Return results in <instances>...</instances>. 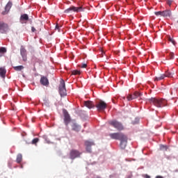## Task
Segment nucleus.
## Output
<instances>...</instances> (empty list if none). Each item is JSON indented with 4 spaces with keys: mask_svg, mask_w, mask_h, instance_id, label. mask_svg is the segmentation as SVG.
<instances>
[{
    "mask_svg": "<svg viewBox=\"0 0 178 178\" xmlns=\"http://www.w3.org/2000/svg\"><path fill=\"white\" fill-rule=\"evenodd\" d=\"M111 138L113 140H120V147L121 149H125L127 146V136L124 135V134L120 133H113L109 134Z\"/></svg>",
    "mask_w": 178,
    "mask_h": 178,
    "instance_id": "nucleus-1",
    "label": "nucleus"
},
{
    "mask_svg": "<svg viewBox=\"0 0 178 178\" xmlns=\"http://www.w3.org/2000/svg\"><path fill=\"white\" fill-rule=\"evenodd\" d=\"M149 101L150 104H153L157 108H163V106H166V104H168V101L162 99L152 98Z\"/></svg>",
    "mask_w": 178,
    "mask_h": 178,
    "instance_id": "nucleus-2",
    "label": "nucleus"
},
{
    "mask_svg": "<svg viewBox=\"0 0 178 178\" xmlns=\"http://www.w3.org/2000/svg\"><path fill=\"white\" fill-rule=\"evenodd\" d=\"M58 90L60 97H66V95H67V92L66 91V86L63 79H62L60 82Z\"/></svg>",
    "mask_w": 178,
    "mask_h": 178,
    "instance_id": "nucleus-3",
    "label": "nucleus"
},
{
    "mask_svg": "<svg viewBox=\"0 0 178 178\" xmlns=\"http://www.w3.org/2000/svg\"><path fill=\"white\" fill-rule=\"evenodd\" d=\"M108 124L111 126H113L115 129H117L118 131H122V130H124L123 124H122L121 122H118L116 120H112L108 122Z\"/></svg>",
    "mask_w": 178,
    "mask_h": 178,
    "instance_id": "nucleus-4",
    "label": "nucleus"
},
{
    "mask_svg": "<svg viewBox=\"0 0 178 178\" xmlns=\"http://www.w3.org/2000/svg\"><path fill=\"white\" fill-rule=\"evenodd\" d=\"M71 12H75L76 13H79V12H84V8H83V6L75 7L72 6L65 10V13H70Z\"/></svg>",
    "mask_w": 178,
    "mask_h": 178,
    "instance_id": "nucleus-5",
    "label": "nucleus"
},
{
    "mask_svg": "<svg viewBox=\"0 0 178 178\" xmlns=\"http://www.w3.org/2000/svg\"><path fill=\"white\" fill-rule=\"evenodd\" d=\"M154 15H156V16H162L163 17H171L172 11H170V10H165L164 11H158L155 12Z\"/></svg>",
    "mask_w": 178,
    "mask_h": 178,
    "instance_id": "nucleus-6",
    "label": "nucleus"
},
{
    "mask_svg": "<svg viewBox=\"0 0 178 178\" xmlns=\"http://www.w3.org/2000/svg\"><path fill=\"white\" fill-rule=\"evenodd\" d=\"M108 106V104L105 103V102L100 100L99 102L96 104V108L99 112H103V111H105Z\"/></svg>",
    "mask_w": 178,
    "mask_h": 178,
    "instance_id": "nucleus-7",
    "label": "nucleus"
},
{
    "mask_svg": "<svg viewBox=\"0 0 178 178\" xmlns=\"http://www.w3.org/2000/svg\"><path fill=\"white\" fill-rule=\"evenodd\" d=\"M81 152H80L79 150L77 149H71L70 152V159H76V158H80V156H81Z\"/></svg>",
    "mask_w": 178,
    "mask_h": 178,
    "instance_id": "nucleus-8",
    "label": "nucleus"
},
{
    "mask_svg": "<svg viewBox=\"0 0 178 178\" xmlns=\"http://www.w3.org/2000/svg\"><path fill=\"white\" fill-rule=\"evenodd\" d=\"M9 30V25L8 24L0 22V33L1 34H6Z\"/></svg>",
    "mask_w": 178,
    "mask_h": 178,
    "instance_id": "nucleus-9",
    "label": "nucleus"
},
{
    "mask_svg": "<svg viewBox=\"0 0 178 178\" xmlns=\"http://www.w3.org/2000/svg\"><path fill=\"white\" fill-rule=\"evenodd\" d=\"M143 97V93L140 92H135L133 95H129L127 97L128 101H133V99H136V98H141Z\"/></svg>",
    "mask_w": 178,
    "mask_h": 178,
    "instance_id": "nucleus-10",
    "label": "nucleus"
},
{
    "mask_svg": "<svg viewBox=\"0 0 178 178\" xmlns=\"http://www.w3.org/2000/svg\"><path fill=\"white\" fill-rule=\"evenodd\" d=\"M20 55L24 62H26L27 60V50L24 48V46L20 47Z\"/></svg>",
    "mask_w": 178,
    "mask_h": 178,
    "instance_id": "nucleus-11",
    "label": "nucleus"
},
{
    "mask_svg": "<svg viewBox=\"0 0 178 178\" xmlns=\"http://www.w3.org/2000/svg\"><path fill=\"white\" fill-rule=\"evenodd\" d=\"M85 145L86 147L87 152H91V147H92V145H95V144L94 142L86 140L85 141Z\"/></svg>",
    "mask_w": 178,
    "mask_h": 178,
    "instance_id": "nucleus-12",
    "label": "nucleus"
},
{
    "mask_svg": "<svg viewBox=\"0 0 178 178\" xmlns=\"http://www.w3.org/2000/svg\"><path fill=\"white\" fill-rule=\"evenodd\" d=\"M64 122L67 126L70 123V115L67 111L64 112Z\"/></svg>",
    "mask_w": 178,
    "mask_h": 178,
    "instance_id": "nucleus-13",
    "label": "nucleus"
},
{
    "mask_svg": "<svg viewBox=\"0 0 178 178\" xmlns=\"http://www.w3.org/2000/svg\"><path fill=\"white\" fill-rule=\"evenodd\" d=\"M84 106L88 108V109H92V108L95 107L94 103L90 100L84 102Z\"/></svg>",
    "mask_w": 178,
    "mask_h": 178,
    "instance_id": "nucleus-14",
    "label": "nucleus"
},
{
    "mask_svg": "<svg viewBox=\"0 0 178 178\" xmlns=\"http://www.w3.org/2000/svg\"><path fill=\"white\" fill-rule=\"evenodd\" d=\"M40 84H42V86H49V81L48 80V78L46 76H42L40 78Z\"/></svg>",
    "mask_w": 178,
    "mask_h": 178,
    "instance_id": "nucleus-15",
    "label": "nucleus"
},
{
    "mask_svg": "<svg viewBox=\"0 0 178 178\" xmlns=\"http://www.w3.org/2000/svg\"><path fill=\"white\" fill-rule=\"evenodd\" d=\"M10 8H12V2L10 1L6 4L5 11L3 12V15H6V13L10 10Z\"/></svg>",
    "mask_w": 178,
    "mask_h": 178,
    "instance_id": "nucleus-16",
    "label": "nucleus"
},
{
    "mask_svg": "<svg viewBox=\"0 0 178 178\" xmlns=\"http://www.w3.org/2000/svg\"><path fill=\"white\" fill-rule=\"evenodd\" d=\"M72 129L74 131H80L81 127L76 123L72 124Z\"/></svg>",
    "mask_w": 178,
    "mask_h": 178,
    "instance_id": "nucleus-17",
    "label": "nucleus"
},
{
    "mask_svg": "<svg viewBox=\"0 0 178 178\" xmlns=\"http://www.w3.org/2000/svg\"><path fill=\"white\" fill-rule=\"evenodd\" d=\"M29 21V15L27 14L22 15L20 17L21 23H24V22Z\"/></svg>",
    "mask_w": 178,
    "mask_h": 178,
    "instance_id": "nucleus-18",
    "label": "nucleus"
},
{
    "mask_svg": "<svg viewBox=\"0 0 178 178\" xmlns=\"http://www.w3.org/2000/svg\"><path fill=\"white\" fill-rule=\"evenodd\" d=\"M0 76L2 79H5V76H6V69L5 67H0Z\"/></svg>",
    "mask_w": 178,
    "mask_h": 178,
    "instance_id": "nucleus-19",
    "label": "nucleus"
},
{
    "mask_svg": "<svg viewBox=\"0 0 178 178\" xmlns=\"http://www.w3.org/2000/svg\"><path fill=\"white\" fill-rule=\"evenodd\" d=\"M22 161H23V155H22V154H18L16 159L17 163H21Z\"/></svg>",
    "mask_w": 178,
    "mask_h": 178,
    "instance_id": "nucleus-20",
    "label": "nucleus"
},
{
    "mask_svg": "<svg viewBox=\"0 0 178 178\" xmlns=\"http://www.w3.org/2000/svg\"><path fill=\"white\" fill-rule=\"evenodd\" d=\"M13 69L16 72H21V70H23V69H24V67L23 65H19V66L13 67Z\"/></svg>",
    "mask_w": 178,
    "mask_h": 178,
    "instance_id": "nucleus-21",
    "label": "nucleus"
},
{
    "mask_svg": "<svg viewBox=\"0 0 178 178\" xmlns=\"http://www.w3.org/2000/svg\"><path fill=\"white\" fill-rule=\"evenodd\" d=\"M165 79V74H161L160 76H156L154 79V81H159L161 80H163Z\"/></svg>",
    "mask_w": 178,
    "mask_h": 178,
    "instance_id": "nucleus-22",
    "label": "nucleus"
},
{
    "mask_svg": "<svg viewBox=\"0 0 178 178\" xmlns=\"http://www.w3.org/2000/svg\"><path fill=\"white\" fill-rule=\"evenodd\" d=\"M168 40L170 42H172L173 45H176V41H175V39H173V38H170V36H168Z\"/></svg>",
    "mask_w": 178,
    "mask_h": 178,
    "instance_id": "nucleus-23",
    "label": "nucleus"
},
{
    "mask_svg": "<svg viewBox=\"0 0 178 178\" xmlns=\"http://www.w3.org/2000/svg\"><path fill=\"white\" fill-rule=\"evenodd\" d=\"M160 149H161V151H166L168 149V146L161 145L160 146Z\"/></svg>",
    "mask_w": 178,
    "mask_h": 178,
    "instance_id": "nucleus-24",
    "label": "nucleus"
},
{
    "mask_svg": "<svg viewBox=\"0 0 178 178\" xmlns=\"http://www.w3.org/2000/svg\"><path fill=\"white\" fill-rule=\"evenodd\" d=\"M165 77H173V74L169 72H165Z\"/></svg>",
    "mask_w": 178,
    "mask_h": 178,
    "instance_id": "nucleus-25",
    "label": "nucleus"
},
{
    "mask_svg": "<svg viewBox=\"0 0 178 178\" xmlns=\"http://www.w3.org/2000/svg\"><path fill=\"white\" fill-rule=\"evenodd\" d=\"M0 52L1 54H6L7 50H6V47H1L0 48Z\"/></svg>",
    "mask_w": 178,
    "mask_h": 178,
    "instance_id": "nucleus-26",
    "label": "nucleus"
},
{
    "mask_svg": "<svg viewBox=\"0 0 178 178\" xmlns=\"http://www.w3.org/2000/svg\"><path fill=\"white\" fill-rule=\"evenodd\" d=\"M72 74H74V76L77 75V74H80V71L79 70H74L72 72Z\"/></svg>",
    "mask_w": 178,
    "mask_h": 178,
    "instance_id": "nucleus-27",
    "label": "nucleus"
},
{
    "mask_svg": "<svg viewBox=\"0 0 178 178\" xmlns=\"http://www.w3.org/2000/svg\"><path fill=\"white\" fill-rule=\"evenodd\" d=\"M38 141H40V139L38 138H34V139L32 140V144H36L37 143H38Z\"/></svg>",
    "mask_w": 178,
    "mask_h": 178,
    "instance_id": "nucleus-28",
    "label": "nucleus"
},
{
    "mask_svg": "<svg viewBox=\"0 0 178 178\" xmlns=\"http://www.w3.org/2000/svg\"><path fill=\"white\" fill-rule=\"evenodd\" d=\"M170 59H174L175 58V54L170 53Z\"/></svg>",
    "mask_w": 178,
    "mask_h": 178,
    "instance_id": "nucleus-29",
    "label": "nucleus"
},
{
    "mask_svg": "<svg viewBox=\"0 0 178 178\" xmlns=\"http://www.w3.org/2000/svg\"><path fill=\"white\" fill-rule=\"evenodd\" d=\"M167 1V3L169 5V6H170V5H172V2H173V0H166Z\"/></svg>",
    "mask_w": 178,
    "mask_h": 178,
    "instance_id": "nucleus-30",
    "label": "nucleus"
},
{
    "mask_svg": "<svg viewBox=\"0 0 178 178\" xmlns=\"http://www.w3.org/2000/svg\"><path fill=\"white\" fill-rule=\"evenodd\" d=\"M80 67H81L82 69H86V67H87V64H82Z\"/></svg>",
    "mask_w": 178,
    "mask_h": 178,
    "instance_id": "nucleus-31",
    "label": "nucleus"
},
{
    "mask_svg": "<svg viewBox=\"0 0 178 178\" xmlns=\"http://www.w3.org/2000/svg\"><path fill=\"white\" fill-rule=\"evenodd\" d=\"M31 31H32V33L35 32V28L34 26L31 27Z\"/></svg>",
    "mask_w": 178,
    "mask_h": 178,
    "instance_id": "nucleus-32",
    "label": "nucleus"
},
{
    "mask_svg": "<svg viewBox=\"0 0 178 178\" xmlns=\"http://www.w3.org/2000/svg\"><path fill=\"white\" fill-rule=\"evenodd\" d=\"M145 178H151V177H150L149 175H145Z\"/></svg>",
    "mask_w": 178,
    "mask_h": 178,
    "instance_id": "nucleus-33",
    "label": "nucleus"
},
{
    "mask_svg": "<svg viewBox=\"0 0 178 178\" xmlns=\"http://www.w3.org/2000/svg\"><path fill=\"white\" fill-rule=\"evenodd\" d=\"M156 178H163V177H162V176H161V175H157V176L156 177Z\"/></svg>",
    "mask_w": 178,
    "mask_h": 178,
    "instance_id": "nucleus-34",
    "label": "nucleus"
},
{
    "mask_svg": "<svg viewBox=\"0 0 178 178\" xmlns=\"http://www.w3.org/2000/svg\"><path fill=\"white\" fill-rule=\"evenodd\" d=\"M56 29H57V30H59V26L56 25Z\"/></svg>",
    "mask_w": 178,
    "mask_h": 178,
    "instance_id": "nucleus-35",
    "label": "nucleus"
},
{
    "mask_svg": "<svg viewBox=\"0 0 178 178\" xmlns=\"http://www.w3.org/2000/svg\"><path fill=\"white\" fill-rule=\"evenodd\" d=\"M2 56V54L0 52V57H1Z\"/></svg>",
    "mask_w": 178,
    "mask_h": 178,
    "instance_id": "nucleus-36",
    "label": "nucleus"
}]
</instances>
